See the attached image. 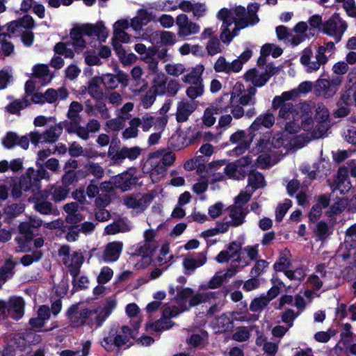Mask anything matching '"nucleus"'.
<instances>
[{
    "label": "nucleus",
    "mask_w": 356,
    "mask_h": 356,
    "mask_svg": "<svg viewBox=\"0 0 356 356\" xmlns=\"http://www.w3.org/2000/svg\"><path fill=\"white\" fill-rule=\"evenodd\" d=\"M259 4L252 3L248 6L247 10L243 6H237L232 10L222 9L218 13V17L222 20L220 38L222 42L229 45L238 32L249 25L259 22L257 13Z\"/></svg>",
    "instance_id": "f257e3e1"
},
{
    "label": "nucleus",
    "mask_w": 356,
    "mask_h": 356,
    "mask_svg": "<svg viewBox=\"0 0 356 356\" xmlns=\"http://www.w3.org/2000/svg\"><path fill=\"white\" fill-rule=\"evenodd\" d=\"M298 97L296 90L284 92L281 95L275 96L272 102V108L279 109L278 117L284 120L300 118V113L309 110V104L303 103L294 105L289 102Z\"/></svg>",
    "instance_id": "f03ea898"
},
{
    "label": "nucleus",
    "mask_w": 356,
    "mask_h": 356,
    "mask_svg": "<svg viewBox=\"0 0 356 356\" xmlns=\"http://www.w3.org/2000/svg\"><path fill=\"white\" fill-rule=\"evenodd\" d=\"M105 26L102 22L96 24H84L74 27L70 31V46L74 47L75 51H81L86 47L83 35L97 36L99 39L106 38Z\"/></svg>",
    "instance_id": "7ed1b4c3"
},
{
    "label": "nucleus",
    "mask_w": 356,
    "mask_h": 356,
    "mask_svg": "<svg viewBox=\"0 0 356 356\" xmlns=\"http://www.w3.org/2000/svg\"><path fill=\"white\" fill-rule=\"evenodd\" d=\"M42 221L40 218L31 216L28 220L22 222L18 226L20 236L15 238L17 252H28L31 250V244L35 236V232L41 227Z\"/></svg>",
    "instance_id": "20e7f679"
},
{
    "label": "nucleus",
    "mask_w": 356,
    "mask_h": 356,
    "mask_svg": "<svg viewBox=\"0 0 356 356\" xmlns=\"http://www.w3.org/2000/svg\"><path fill=\"white\" fill-rule=\"evenodd\" d=\"M33 18L26 15L17 20L13 21L7 24V31L9 33V38L11 35L20 36L22 43L26 47H31L34 40L33 29L35 27Z\"/></svg>",
    "instance_id": "39448f33"
},
{
    "label": "nucleus",
    "mask_w": 356,
    "mask_h": 356,
    "mask_svg": "<svg viewBox=\"0 0 356 356\" xmlns=\"http://www.w3.org/2000/svg\"><path fill=\"white\" fill-rule=\"evenodd\" d=\"M70 325L73 327H79L85 323L90 327L96 326V323H91L95 314L92 309L83 308L80 304L71 305L66 312Z\"/></svg>",
    "instance_id": "423d86ee"
},
{
    "label": "nucleus",
    "mask_w": 356,
    "mask_h": 356,
    "mask_svg": "<svg viewBox=\"0 0 356 356\" xmlns=\"http://www.w3.org/2000/svg\"><path fill=\"white\" fill-rule=\"evenodd\" d=\"M58 255L62 257V261L65 266L69 268L70 275L73 277V282L75 278L80 273V268L83 264L84 257L83 253L79 251H74L70 254V248L69 245H62L58 250Z\"/></svg>",
    "instance_id": "0eeeda50"
},
{
    "label": "nucleus",
    "mask_w": 356,
    "mask_h": 356,
    "mask_svg": "<svg viewBox=\"0 0 356 356\" xmlns=\"http://www.w3.org/2000/svg\"><path fill=\"white\" fill-rule=\"evenodd\" d=\"M312 55V50L311 48L307 47L302 51L300 57V63L307 67L308 72L316 71L320 68L321 65L326 64L331 54L327 53L323 46H320L316 54V61L310 60Z\"/></svg>",
    "instance_id": "6e6552de"
},
{
    "label": "nucleus",
    "mask_w": 356,
    "mask_h": 356,
    "mask_svg": "<svg viewBox=\"0 0 356 356\" xmlns=\"http://www.w3.org/2000/svg\"><path fill=\"white\" fill-rule=\"evenodd\" d=\"M252 159L250 156H244L234 162L228 163L224 168L225 173L230 178L242 180L249 172L248 167Z\"/></svg>",
    "instance_id": "1a4fd4ad"
},
{
    "label": "nucleus",
    "mask_w": 356,
    "mask_h": 356,
    "mask_svg": "<svg viewBox=\"0 0 356 356\" xmlns=\"http://www.w3.org/2000/svg\"><path fill=\"white\" fill-rule=\"evenodd\" d=\"M257 89L254 86H250L245 89V86L241 82H236L232 88L230 92V101H238L242 105L253 106L256 104L254 97Z\"/></svg>",
    "instance_id": "9d476101"
},
{
    "label": "nucleus",
    "mask_w": 356,
    "mask_h": 356,
    "mask_svg": "<svg viewBox=\"0 0 356 356\" xmlns=\"http://www.w3.org/2000/svg\"><path fill=\"white\" fill-rule=\"evenodd\" d=\"M63 133L61 123L51 126L42 134L38 131L31 132L29 137L31 143L37 145L39 143H55Z\"/></svg>",
    "instance_id": "9b49d317"
},
{
    "label": "nucleus",
    "mask_w": 356,
    "mask_h": 356,
    "mask_svg": "<svg viewBox=\"0 0 356 356\" xmlns=\"http://www.w3.org/2000/svg\"><path fill=\"white\" fill-rule=\"evenodd\" d=\"M347 29V24L338 13H334L332 17L323 24V31L327 35L334 37L335 42H339Z\"/></svg>",
    "instance_id": "f8f14e48"
},
{
    "label": "nucleus",
    "mask_w": 356,
    "mask_h": 356,
    "mask_svg": "<svg viewBox=\"0 0 356 356\" xmlns=\"http://www.w3.org/2000/svg\"><path fill=\"white\" fill-rule=\"evenodd\" d=\"M161 159L149 154L143 167L144 173H147L153 183L159 182L165 175L167 168L160 163Z\"/></svg>",
    "instance_id": "ddd939ff"
},
{
    "label": "nucleus",
    "mask_w": 356,
    "mask_h": 356,
    "mask_svg": "<svg viewBox=\"0 0 356 356\" xmlns=\"http://www.w3.org/2000/svg\"><path fill=\"white\" fill-rule=\"evenodd\" d=\"M141 153V149L139 147H123L118 150H115L110 147L108 152V156L111 158L113 164L120 165L123 160L129 159V160H135Z\"/></svg>",
    "instance_id": "4468645a"
},
{
    "label": "nucleus",
    "mask_w": 356,
    "mask_h": 356,
    "mask_svg": "<svg viewBox=\"0 0 356 356\" xmlns=\"http://www.w3.org/2000/svg\"><path fill=\"white\" fill-rule=\"evenodd\" d=\"M48 192H40L33 197L34 209L42 215L58 216L59 211L51 202L47 200Z\"/></svg>",
    "instance_id": "2eb2a0df"
},
{
    "label": "nucleus",
    "mask_w": 356,
    "mask_h": 356,
    "mask_svg": "<svg viewBox=\"0 0 356 356\" xmlns=\"http://www.w3.org/2000/svg\"><path fill=\"white\" fill-rule=\"evenodd\" d=\"M176 24L178 27L177 35L180 38H186L191 35L197 34L200 31V26L190 21L185 14H180L176 17Z\"/></svg>",
    "instance_id": "dca6fc26"
},
{
    "label": "nucleus",
    "mask_w": 356,
    "mask_h": 356,
    "mask_svg": "<svg viewBox=\"0 0 356 356\" xmlns=\"http://www.w3.org/2000/svg\"><path fill=\"white\" fill-rule=\"evenodd\" d=\"M68 92L65 88H60L58 90L50 88L44 94L36 92L32 96V102L35 104H44V102L54 103L58 99H65L68 96Z\"/></svg>",
    "instance_id": "f3484780"
},
{
    "label": "nucleus",
    "mask_w": 356,
    "mask_h": 356,
    "mask_svg": "<svg viewBox=\"0 0 356 356\" xmlns=\"http://www.w3.org/2000/svg\"><path fill=\"white\" fill-rule=\"evenodd\" d=\"M179 313L180 310L177 307L165 308L163 312L162 317L155 323L151 324L150 327L156 332L169 329L173 325L170 318L177 316Z\"/></svg>",
    "instance_id": "a211bd4d"
},
{
    "label": "nucleus",
    "mask_w": 356,
    "mask_h": 356,
    "mask_svg": "<svg viewBox=\"0 0 356 356\" xmlns=\"http://www.w3.org/2000/svg\"><path fill=\"white\" fill-rule=\"evenodd\" d=\"M115 306L116 300L114 298H107L103 307H99L92 309L95 317L91 320V323H96L97 327L101 326L103 322L111 314Z\"/></svg>",
    "instance_id": "6ab92c4d"
},
{
    "label": "nucleus",
    "mask_w": 356,
    "mask_h": 356,
    "mask_svg": "<svg viewBox=\"0 0 356 356\" xmlns=\"http://www.w3.org/2000/svg\"><path fill=\"white\" fill-rule=\"evenodd\" d=\"M177 8L187 13L192 11L195 19H199L200 17H204L207 11L206 6L204 3H192L190 1L186 0L180 1L178 5H173L170 7L172 10H175Z\"/></svg>",
    "instance_id": "aec40b11"
},
{
    "label": "nucleus",
    "mask_w": 356,
    "mask_h": 356,
    "mask_svg": "<svg viewBox=\"0 0 356 356\" xmlns=\"http://www.w3.org/2000/svg\"><path fill=\"white\" fill-rule=\"evenodd\" d=\"M197 104L193 101L189 102L183 99L177 103L176 120L179 123L186 122L190 115L196 110Z\"/></svg>",
    "instance_id": "412c9836"
},
{
    "label": "nucleus",
    "mask_w": 356,
    "mask_h": 356,
    "mask_svg": "<svg viewBox=\"0 0 356 356\" xmlns=\"http://www.w3.org/2000/svg\"><path fill=\"white\" fill-rule=\"evenodd\" d=\"M30 140L26 136H19L16 133L10 131L2 139V144L6 149H12L15 145H19L24 149H27Z\"/></svg>",
    "instance_id": "4be33fe9"
},
{
    "label": "nucleus",
    "mask_w": 356,
    "mask_h": 356,
    "mask_svg": "<svg viewBox=\"0 0 356 356\" xmlns=\"http://www.w3.org/2000/svg\"><path fill=\"white\" fill-rule=\"evenodd\" d=\"M275 118L274 115L268 111L259 115L250 126L248 131L251 134H256L262 127L270 129L275 124Z\"/></svg>",
    "instance_id": "5701e85b"
},
{
    "label": "nucleus",
    "mask_w": 356,
    "mask_h": 356,
    "mask_svg": "<svg viewBox=\"0 0 356 356\" xmlns=\"http://www.w3.org/2000/svg\"><path fill=\"white\" fill-rule=\"evenodd\" d=\"M129 341V339L127 337V335L118 334L116 330H111L109 332V336L104 338L102 345L108 351H111L113 345L120 348L123 345L128 343Z\"/></svg>",
    "instance_id": "b1692460"
},
{
    "label": "nucleus",
    "mask_w": 356,
    "mask_h": 356,
    "mask_svg": "<svg viewBox=\"0 0 356 356\" xmlns=\"http://www.w3.org/2000/svg\"><path fill=\"white\" fill-rule=\"evenodd\" d=\"M336 187L333 189L340 191L341 193L345 194L351 188V183L348 177V168L345 165L341 166L337 171V176L334 180Z\"/></svg>",
    "instance_id": "393cba45"
},
{
    "label": "nucleus",
    "mask_w": 356,
    "mask_h": 356,
    "mask_svg": "<svg viewBox=\"0 0 356 356\" xmlns=\"http://www.w3.org/2000/svg\"><path fill=\"white\" fill-rule=\"evenodd\" d=\"M123 244L120 241L108 243L106 246L102 254V259L106 262L116 261L121 254Z\"/></svg>",
    "instance_id": "a878e982"
},
{
    "label": "nucleus",
    "mask_w": 356,
    "mask_h": 356,
    "mask_svg": "<svg viewBox=\"0 0 356 356\" xmlns=\"http://www.w3.org/2000/svg\"><path fill=\"white\" fill-rule=\"evenodd\" d=\"M115 188L122 191H127L136 184V178L128 172H124L112 177Z\"/></svg>",
    "instance_id": "bb28decb"
},
{
    "label": "nucleus",
    "mask_w": 356,
    "mask_h": 356,
    "mask_svg": "<svg viewBox=\"0 0 356 356\" xmlns=\"http://www.w3.org/2000/svg\"><path fill=\"white\" fill-rule=\"evenodd\" d=\"M206 261L207 257L204 253L186 257L183 261L185 274L187 275H191L197 268L202 266Z\"/></svg>",
    "instance_id": "cd10ccee"
},
{
    "label": "nucleus",
    "mask_w": 356,
    "mask_h": 356,
    "mask_svg": "<svg viewBox=\"0 0 356 356\" xmlns=\"http://www.w3.org/2000/svg\"><path fill=\"white\" fill-rule=\"evenodd\" d=\"M266 185L264 176L261 172L254 169L250 170L246 190L250 189L251 191L254 192L257 189L264 188Z\"/></svg>",
    "instance_id": "c85d7f7f"
},
{
    "label": "nucleus",
    "mask_w": 356,
    "mask_h": 356,
    "mask_svg": "<svg viewBox=\"0 0 356 356\" xmlns=\"http://www.w3.org/2000/svg\"><path fill=\"white\" fill-rule=\"evenodd\" d=\"M229 216L231 218L229 223L232 227H238L244 222V219L248 213L246 209L240 205H234L228 207Z\"/></svg>",
    "instance_id": "c756f323"
},
{
    "label": "nucleus",
    "mask_w": 356,
    "mask_h": 356,
    "mask_svg": "<svg viewBox=\"0 0 356 356\" xmlns=\"http://www.w3.org/2000/svg\"><path fill=\"white\" fill-rule=\"evenodd\" d=\"M24 302L22 298H12L6 304L8 313L15 319L21 318L24 314Z\"/></svg>",
    "instance_id": "7c9ffc66"
},
{
    "label": "nucleus",
    "mask_w": 356,
    "mask_h": 356,
    "mask_svg": "<svg viewBox=\"0 0 356 356\" xmlns=\"http://www.w3.org/2000/svg\"><path fill=\"white\" fill-rule=\"evenodd\" d=\"M195 296V294H194L193 291L190 288H181L177 290L176 298L181 302L180 305L181 309L180 312L188 310L189 308L195 306L191 304V300Z\"/></svg>",
    "instance_id": "2f4dec72"
},
{
    "label": "nucleus",
    "mask_w": 356,
    "mask_h": 356,
    "mask_svg": "<svg viewBox=\"0 0 356 356\" xmlns=\"http://www.w3.org/2000/svg\"><path fill=\"white\" fill-rule=\"evenodd\" d=\"M17 263L11 258L6 260L4 264L0 268V289L9 279L15 275V268Z\"/></svg>",
    "instance_id": "473e14b6"
},
{
    "label": "nucleus",
    "mask_w": 356,
    "mask_h": 356,
    "mask_svg": "<svg viewBox=\"0 0 356 356\" xmlns=\"http://www.w3.org/2000/svg\"><path fill=\"white\" fill-rule=\"evenodd\" d=\"M244 79L246 81L251 82L256 87H261L268 81V77L265 76L262 72H259L255 68L249 70L244 74Z\"/></svg>",
    "instance_id": "72a5a7b5"
},
{
    "label": "nucleus",
    "mask_w": 356,
    "mask_h": 356,
    "mask_svg": "<svg viewBox=\"0 0 356 356\" xmlns=\"http://www.w3.org/2000/svg\"><path fill=\"white\" fill-rule=\"evenodd\" d=\"M19 183L21 186V189H22L24 192L31 191L33 197L40 193V184L38 183V181H35V179H33V180L32 179L29 172L26 175L20 178Z\"/></svg>",
    "instance_id": "f704fd0d"
},
{
    "label": "nucleus",
    "mask_w": 356,
    "mask_h": 356,
    "mask_svg": "<svg viewBox=\"0 0 356 356\" xmlns=\"http://www.w3.org/2000/svg\"><path fill=\"white\" fill-rule=\"evenodd\" d=\"M102 83V79L100 76H95L88 83V87L86 88L88 93L93 99H102L104 92L100 87Z\"/></svg>",
    "instance_id": "c9c22d12"
},
{
    "label": "nucleus",
    "mask_w": 356,
    "mask_h": 356,
    "mask_svg": "<svg viewBox=\"0 0 356 356\" xmlns=\"http://www.w3.org/2000/svg\"><path fill=\"white\" fill-rule=\"evenodd\" d=\"M333 232V226L329 225L326 222L321 220L316 225L314 229L315 236L318 239L324 242Z\"/></svg>",
    "instance_id": "e433bc0d"
},
{
    "label": "nucleus",
    "mask_w": 356,
    "mask_h": 356,
    "mask_svg": "<svg viewBox=\"0 0 356 356\" xmlns=\"http://www.w3.org/2000/svg\"><path fill=\"white\" fill-rule=\"evenodd\" d=\"M168 77L163 73L157 74L152 81L149 89L157 95H163L166 92Z\"/></svg>",
    "instance_id": "4c0bfd02"
},
{
    "label": "nucleus",
    "mask_w": 356,
    "mask_h": 356,
    "mask_svg": "<svg viewBox=\"0 0 356 356\" xmlns=\"http://www.w3.org/2000/svg\"><path fill=\"white\" fill-rule=\"evenodd\" d=\"M315 89L319 95L325 98L331 97L335 94L334 89L331 87L330 81L326 79H318L316 83Z\"/></svg>",
    "instance_id": "58836bf2"
},
{
    "label": "nucleus",
    "mask_w": 356,
    "mask_h": 356,
    "mask_svg": "<svg viewBox=\"0 0 356 356\" xmlns=\"http://www.w3.org/2000/svg\"><path fill=\"white\" fill-rule=\"evenodd\" d=\"M204 70L203 66L197 67L193 69L191 72L187 74L182 78V81L187 84L193 86L203 85L202 79L201 77L202 73Z\"/></svg>",
    "instance_id": "ea45409f"
},
{
    "label": "nucleus",
    "mask_w": 356,
    "mask_h": 356,
    "mask_svg": "<svg viewBox=\"0 0 356 356\" xmlns=\"http://www.w3.org/2000/svg\"><path fill=\"white\" fill-rule=\"evenodd\" d=\"M225 111L226 108L225 109H222L214 106H210L204 110V115L202 117L203 124L208 127L213 126L216 122V118L214 117V115H217Z\"/></svg>",
    "instance_id": "a19ab883"
},
{
    "label": "nucleus",
    "mask_w": 356,
    "mask_h": 356,
    "mask_svg": "<svg viewBox=\"0 0 356 356\" xmlns=\"http://www.w3.org/2000/svg\"><path fill=\"white\" fill-rule=\"evenodd\" d=\"M154 250L153 248L147 245H143L137 250L136 254L143 257L142 265L143 267H146L151 264L152 255Z\"/></svg>",
    "instance_id": "79ce46f5"
},
{
    "label": "nucleus",
    "mask_w": 356,
    "mask_h": 356,
    "mask_svg": "<svg viewBox=\"0 0 356 356\" xmlns=\"http://www.w3.org/2000/svg\"><path fill=\"white\" fill-rule=\"evenodd\" d=\"M70 190L63 186H56L52 188V189L50 191V192H48V195H51V200L54 202H60L61 201H63L66 199V197L68 196Z\"/></svg>",
    "instance_id": "37998d69"
},
{
    "label": "nucleus",
    "mask_w": 356,
    "mask_h": 356,
    "mask_svg": "<svg viewBox=\"0 0 356 356\" xmlns=\"http://www.w3.org/2000/svg\"><path fill=\"white\" fill-rule=\"evenodd\" d=\"M29 105L30 102L26 98H24L22 99H16L9 104L6 107V110L11 114L19 115L20 111Z\"/></svg>",
    "instance_id": "c03bdc74"
},
{
    "label": "nucleus",
    "mask_w": 356,
    "mask_h": 356,
    "mask_svg": "<svg viewBox=\"0 0 356 356\" xmlns=\"http://www.w3.org/2000/svg\"><path fill=\"white\" fill-rule=\"evenodd\" d=\"M95 100V102L93 106L94 116H96L97 114H99L102 119H109L111 115L106 103L102 100V99H97Z\"/></svg>",
    "instance_id": "a18cd8bd"
},
{
    "label": "nucleus",
    "mask_w": 356,
    "mask_h": 356,
    "mask_svg": "<svg viewBox=\"0 0 356 356\" xmlns=\"http://www.w3.org/2000/svg\"><path fill=\"white\" fill-rule=\"evenodd\" d=\"M158 160L161 159L160 163L163 164L166 168L171 165L175 160V154L171 152L157 151L151 154Z\"/></svg>",
    "instance_id": "49530a36"
},
{
    "label": "nucleus",
    "mask_w": 356,
    "mask_h": 356,
    "mask_svg": "<svg viewBox=\"0 0 356 356\" xmlns=\"http://www.w3.org/2000/svg\"><path fill=\"white\" fill-rule=\"evenodd\" d=\"M207 54L209 56H214L222 51V47L220 40L217 36L211 38L206 45Z\"/></svg>",
    "instance_id": "de8ad7c7"
},
{
    "label": "nucleus",
    "mask_w": 356,
    "mask_h": 356,
    "mask_svg": "<svg viewBox=\"0 0 356 356\" xmlns=\"http://www.w3.org/2000/svg\"><path fill=\"white\" fill-rule=\"evenodd\" d=\"M114 48L115 49L119 56L120 60L123 65H129L136 61V56L133 53L127 54L125 51L122 48L121 45H120L119 47H117L116 44L114 43Z\"/></svg>",
    "instance_id": "09e8293b"
},
{
    "label": "nucleus",
    "mask_w": 356,
    "mask_h": 356,
    "mask_svg": "<svg viewBox=\"0 0 356 356\" xmlns=\"http://www.w3.org/2000/svg\"><path fill=\"white\" fill-rule=\"evenodd\" d=\"M133 119L137 127L141 126L144 131H148L155 123L154 118L149 113L145 114L141 118H134Z\"/></svg>",
    "instance_id": "8fccbe9b"
},
{
    "label": "nucleus",
    "mask_w": 356,
    "mask_h": 356,
    "mask_svg": "<svg viewBox=\"0 0 356 356\" xmlns=\"http://www.w3.org/2000/svg\"><path fill=\"white\" fill-rule=\"evenodd\" d=\"M255 136L256 134H251L249 131V134L246 135L244 131L238 130L231 135L229 141L233 144H241L243 141H252Z\"/></svg>",
    "instance_id": "3c124183"
},
{
    "label": "nucleus",
    "mask_w": 356,
    "mask_h": 356,
    "mask_svg": "<svg viewBox=\"0 0 356 356\" xmlns=\"http://www.w3.org/2000/svg\"><path fill=\"white\" fill-rule=\"evenodd\" d=\"M83 105L76 101H73L70 106L67 113L68 120H82L80 113L83 111Z\"/></svg>",
    "instance_id": "603ef678"
},
{
    "label": "nucleus",
    "mask_w": 356,
    "mask_h": 356,
    "mask_svg": "<svg viewBox=\"0 0 356 356\" xmlns=\"http://www.w3.org/2000/svg\"><path fill=\"white\" fill-rule=\"evenodd\" d=\"M33 74L37 77L41 78L45 83L49 82L52 79L48 67L44 65H35L33 68Z\"/></svg>",
    "instance_id": "864d4df0"
},
{
    "label": "nucleus",
    "mask_w": 356,
    "mask_h": 356,
    "mask_svg": "<svg viewBox=\"0 0 356 356\" xmlns=\"http://www.w3.org/2000/svg\"><path fill=\"white\" fill-rule=\"evenodd\" d=\"M123 204L129 209H139L142 211V204L140 197L133 194L127 195L123 197Z\"/></svg>",
    "instance_id": "5fc2aeb1"
},
{
    "label": "nucleus",
    "mask_w": 356,
    "mask_h": 356,
    "mask_svg": "<svg viewBox=\"0 0 356 356\" xmlns=\"http://www.w3.org/2000/svg\"><path fill=\"white\" fill-rule=\"evenodd\" d=\"M43 253L41 250H34L31 254H25L20 259V262L24 266H27L32 264L33 262L40 261L42 257Z\"/></svg>",
    "instance_id": "6e6d98bb"
},
{
    "label": "nucleus",
    "mask_w": 356,
    "mask_h": 356,
    "mask_svg": "<svg viewBox=\"0 0 356 356\" xmlns=\"http://www.w3.org/2000/svg\"><path fill=\"white\" fill-rule=\"evenodd\" d=\"M85 168L97 179H102L104 175V168L97 163L89 162L85 165Z\"/></svg>",
    "instance_id": "4d7b16f0"
},
{
    "label": "nucleus",
    "mask_w": 356,
    "mask_h": 356,
    "mask_svg": "<svg viewBox=\"0 0 356 356\" xmlns=\"http://www.w3.org/2000/svg\"><path fill=\"white\" fill-rule=\"evenodd\" d=\"M269 303L268 300L266 298L265 295H261L259 298H254L250 305V309L254 312H261Z\"/></svg>",
    "instance_id": "13d9d810"
},
{
    "label": "nucleus",
    "mask_w": 356,
    "mask_h": 356,
    "mask_svg": "<svg viewBox=\"0 0 356 356\" xmlns=\"http://www.w3.org/2000/svg\"><path fill=\"white\" fill-rule=\"evenodd\" d=\"M300 119H302L300 128L307 131H310L314 126V122L311 115L310 108L309 107V110L307 111H303L302 113H300Z\"/></svg>",
    "instance_id": "bf43d9fd"
},
{
    "label": "nucleus",
    "mask_w": 356,
    "mask_h": 356,
    "mask_svg": "<svg viewBox=\"0 0 356 356\" xmlns=\"http://www.w3.org/2000/svg\"><path fill=\"white\" fill-rule=\"evenodd\" d=\"M156 35H159L161 42L166 46H171L176 43L177 38L174 33L170 31H159Z\"/></svg>",
    "instance_id": "052dcab7"
},
{
    "label": "nucleus",
    "mask_w": 356,
    "mask_h": 356,
    "mask_svg": "<svg viewBox=\"0 0 356 356\" xmlns=\"http://www.w3.org/2000/svg\"><path fill=\"white\" fill-rule=\"evenodd\" d=\"M7 37H9L8 32V33H0V44H1V49L5 56L10 55L14 49V45L11 42L7 41Z\"/></svg>",
    "instance_id": "680f3d73"
},
{
    "label": "nucleus",
    "mask_w": 356,
    "mask_h": 356,
    "mask_svg": "<svg viewBox=\"0 0 356 356\" xmlns=\"http://www.w3.org/2000/svg\"><path fill=\"white\" fill-rule=\"evenodd\" d=\"M129 127L125 129L122 132V138L125 140L136 138L138 134V127H137L134 119H131L129 121Z\"/></svg>",
    "instance_id": "e2e57ef3"
},
{
    "label": "nucleus",
    "mask_w": 356,
    "mask_h": 356,
    "mask_svg": "<svg viewBox=\"0 0 356 356\" xmlns=\"http://www.w3.org/2000/svg\"><path fill=\"white\" fill-rule=\"evenodd\" d=\"M125 122L120 117L108 120L106 122V127L113 131H119L124 127Z\"/></svg>",
    "instance_id": "0e129e2a"
},
{
    "label": "nucleus",
    "mask_w": 356,
    "mask_h": 356,
    "mask_svg": "<svg viewBox=\"0 0 356 356\" xmlns=\"http://www.w3.org/2000/svg\"><path fill=\"white\" fill-rule=\"evenodd\" d=\"M215 292H205L201 293H196L195 296L191 300L192 305H197L202 302H206L211 299L215 298Z\"/></svg>",
    "instance_id": "69168bd1"
},
{
    "label": "nucleus",
    "mask_w": 356,
    "mask_h": 356,
    "mask_svg": "<svg viewBox=\"0 0 356 356\" xmlns=\"http://www.w3.org/2000/svg\"><path fill=\"white\" fill-rule=\"evenodd\" d=\"M204 91L203 85L191 86L187 88L186 94L189 99L194 100L196 98L201 97L203 95Z\"/></svg>",
    "instance_id": "338daca9"
},
{
    "label": "nucleus",
    "mask_w": 356,
    "mask_h": 356,
    "mask_svg": "<svg viewBox=\"0 0 356 356\" xmlns=\"http://www.w3.org/2000/svg\"><path fill=\"white\" fill-rule=\"evenodd\" d=\"M238 101L230 102L231 113L235 119H240L245 115V110L243 106Z\"/></svg>",
    "instance_id": "774afa93"
}]
</instances>
